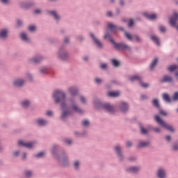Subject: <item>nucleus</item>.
<instances>
[{
  "instance_id": "7",
  "label": "nucleus",
  "mask_w": 178,
  "mask_h": 178,
  "mask_svg": "<svg viewBox=\"0 0 178 178\" xmlns=\"http://www.w3.org/2000/svg\"><path fill=\"white\" fill-rule=\"evenodd\" d=\"M12 86L14 88H23L26 86V79L22 77H17L13 80Z\"/></svg>"
},
{
  "instance_id": "58",
  "label": "nucleus",
  "mask_w": 178,
  "mask_h": 178,
  "mask_svg": "<svg viewBox=\"0 0 178 178\" xmlns=\"http://www.w3.org/2000/svg\"><path fill=\"white\" fill-rule=\"evenodd\" d=\"M133 38H135V40H136V41H137V42H143L141 38L138 35H134L133 36Z\"/></svg>"
},
{
  "instance_id": "39",
  "label": "nucleus",
  "mask_w": 178,
  "mask_h": 178,
  "mask_svg": "<svg viewBox=\"0 0 178 178\" xmlns=\"http://www.w3.org/2000/svg\"><path fill=\"white\" fill-rule=\"evenodd\" d=\"M34 158L36 159H42L45 156V152H40L39 153L35 154Z\"/></svg>"
},
{
  "instance_id": "22",
  "label": "nucleus",
  "mask_w": 178,
  "mask_h": 178,
  "mask_svg": "<svg viewBox=\"0 0 178 178\" xmlns=\"http://www.w3.org/2000/svg\"><path fill=\"white\" fill-rule=\"evenodd\" d=\"M8 34H9V30H8L7 29H1L0 40H2L3 41L8 40Z\"/></svg>"
},
{
  "instance_id": "42",
  "label": "nucleus",
  "mask_w": 178,
  "mask_h": 178,
  "mask_svg": "<svg viewBox=\"0 0 178 178\" xmlns=\"http://www.w3.org/2000/svg\"><path fill=\"white\" fill-rule=\"evenodd\" d=\"M111 63L114 67H119V66H120V62L115 58L111 60Z\"/></svg>"
},
{
  "instance_id": "13",
  "label": "nucleus",
  "mask_w": 178,
  "mask_h": 178,
  "mask_svg": "<svg viewBox=\"0 0 178 178\" xmlns=\"http://www.w3.org/2000/svg\"><path fill=\"white\" fill-rule=\"evenodd\" d=\"M159 83H161V84H165L166 83L167 84H175V79L170 75L165 74L159 79Z\"/></svg>"
},
{
  "instance_id": "29",
  "label": "nucleus",
  "mask_w": 178,
  "mask_h": 178,
  "mask_svg": "<svg viewBox=\"0 0 178 178\" xmlns=\"http://www.w3.org/2000/svg\"><path fill=\"white\" fill-rule=\"evenodd\" d=\"M68 91L72 97H76V95H78L79 94V90H77V88L74 87L70 88L68 89Z\"/></svg>"
},
{
  "instance_id": "3",
  "label": "nucleus",
  "mask_w": 178,
  "mask_h": 178,
  "mask_svg": "<svg viewBox=\"0 0 178 178\" xmlns=\"http://www.w3.org/2000/svg\"><path fill=\"white\" fill-rule=\"evenodd\" d=\"M56 56L58 60H61L62 62H66V60H69V52L66 51V48L65 47V44L61 45L57 52Z\"/></svg>"
},
{
  "instance_id": "11",
  "label": "nucleus",
  "mask_w": 178,
  "mask_h": 178,
  "mask_svg": "<svg viewBox=\"0 0 178 178\" xmlns=\"http://www.w3.org/2000/svg\"><path fill=\"white\" fill-rule=\"evenodd\" d=\"M127 173H131V175H138L141 172V166L140 165H131L125 168Z\"/></svg>"
},
{
  "instance_id": "2",
  "label": "nucleus",
  "mask_w": 178,
  "mask_h": 178,
  "mask_svg": "<svg viewBox=\"0 0 178 178\" xmlns=\"http://www.w3.org/2000/svg\"><path fill=\"white\" fill-rule=\"evenodd\" d=\"M112 37V34L109 32H106L104 36V40H106L109 38V41L112 45H113L115 49L119 51H131V47L126 43H118L115 41V40L111 38Z\"/></svg>"
},
{
  "instance_id": "28",
  "label": "nucleus",
  "mask_w": 178,
  "mask_h": 178,
  "mask_svg": "<svg viewBox=\"0 0 178 178\" xmlns=\"http://www.w3.org/2000/svg\"><path fill=\"white\" fill-rule=\"evenodd\" d=\"M139 129H140V134H142V136H147L148 133H149V131L144 127V125L143 124H139Z\"/></svg>"
},
{
  "instance_id": "33",
  "label": "nucleus",
  "mask_w": 178,
  "mask_h": 178,
  "mask_svg": "<svg viewBox=\"0 0 178 178\" xmlns=\"http://www.w3.org/2000/svg\"><path fill=\"white\" fill-rule=\"evenodd\" d=\"M168 72H170V73H173V72H176V70H178V65H170L167 68Z\"/></svg>"
},
{
  "instance_id": "45",
  "label": "nucleus",
  "mask_w": 178,
  "mask_h": 178,
  "mask_svg": "<svg viewBox=\"0 0 178 178\" xmlns=\"http://www.w3.org/2000/svg\"><path fill=\"white\" fill-rule=\"evenodd\" d=\"M81 126L83 127H86V128L89 127H90V120H82Z\"/></svg>"
},
{
  "instance_id": "53",
  "label": "nucleus",
  "mask_w": 178,
  "mask_h": 178,
  "mask_svg": "<svg viewBox=\"0 0 178 178\" xmlns=\"http://www.w3.org/2000/svg\"><path fill=\"white\" fill-rule=\"evenodd\" d=\"M124 35L129 41H133V36L127 32H124Z\"/></svg>"
},
{
  "instance_id": "61",
  "label": "nucleus",
  "mask_w": 178,
  "mask_h": 178,
  "mask_svg": "<svg viewBox=\"0 0 178 178\" xmlns=\"http://www.w3.org/2000/svg\"><path fill=\"white\" fill-rule=\"evenodd\" d=\"M20 155V151L19 150H16L13 152V156L14 158H17Z\"/></svg>"
},
{
  "instance_id": "54",
  "label": "nucleus",
  "mask_w": 178,
  "mask_h": 178,
  "mask_svg": "<svg viewBox=\"0 0 178 178\" xmlns=\"http://www.w3.org/2000/svg\"><path fill=\"white\" fill-rule=\"evenodd\" d=\"M128 161L129 162H136V161H137V156H130L128 157Z\"/></svg>"
},
{
  "instance_id": "25",
  "label": "nucleus",
  "mask_w": 178,
  "mask_h": 178,
  "mask_svg": "<svg viewBox=\"0 0 178 178\" xmlns=\"http://www.w3.org/2000/svg\"><path fill=\"white\" fill-rule=\"evenodd\" d=\"M158 62H159V58L157 57H155L151 62L149 65V70L150 72H152L155 70L156 67V65H158Z\"/></svg>"
},
{
  "instance_id": "51",
  "label": "nucleus",
  "mask_w": 178,
  "mask_h": 178,
  "mask_svg": "<svg viewBox=\"0 0 178 178\" xmlns=\"http://www.w3.org/2000/svg\"><path fill=\"white\" fill-rule=\"evenodd\" d=\"M27 30L29 31H31V33H34V31H35V30H37V27H35V26H34V25H31V26H28Z\"/></svg>"
},
{
  "instance_id": "12",
  "label": "nucleus",
  "mask_w": 178,
  "mask_h": 178,
  "mask_svg": "<svg viewBox=\"0 0 178 178\" xmlns=\"http://www.w3.org/2000/svg\"><path fill=\"white\" fill-rule=\"evenodd\" d=\"M44 57L41 54H36L33 58L29 59V62L31 65H40L42 60H44Z\"/></svg>"
},
{
  "instance_id": "9",
  "label": "nucleus",
  "mask_w": 178,
  "mask_h": 178,
  "mask_svg": "<svg viewBox=\"0 0 178 178\" xmlns=\"http://www.w3.org/2000/svg\"><path fill=\"white\" fill-rule=\"evenodd\" d=\"M118 110L122 115H127V113L130 111V105L127 102H120L118 104Z\"/></svg>"
},
{
  "instance_id": "55",
  "label": "nucleus",
  "mask_w": 178,
  "mask_h": 178,
  "mask_svg": "<svg viewBox=\"0 0 178 178\" xmlns=\"http://www.w3.org/2000/svg\"><path fill=\"white\" fill-rule=\"evenodd\" d=\"M140 87H142L143 88H149V84L148 83H145L144 82H143V81L139 83Z\"/></svg>"
},
{
  "instance_id": "30",
  "label": "nucleus",
  "mask_w": 178,
  "mask_h": 178,
  "mask_svg": "<svg viewBox=\"0 0 178 178\" xmlns=\"http://www.w3.org/2000/svg\"><path fill=\"white\" fill-rule=\"evenodd\" d=\"M152 106L156 108V109H159L161 108V104L159 103V99H153L152 100Z\"/></svg>"
},
{
  "instance_id": "59",
  "label": "nucleus",
  "mask_w": 178,
  "mask_h": 178,
  "mask_svg": "<svg viewBox=\"0 0 178 178\" xmlns=\"http://www.w3.org/2000/svg\"><path fill=\"white\" fill-rule=\"evenodd\" d=\"M0 3L8 6L10 4V0H0Z\"/></svg>"
},
{
  "instance_id": "31",
  "label": "nucleus",
  "mask_w": 178,
  "mask_h": 178,
  "mask_svg": "<svg viewBox=\"0 0 178 178\" xmlns=\"http://www.w3.org/2000/svg\"><path fill=\"white\" fill-rule=\"evenodd\" d=\"M129 80L133 83L134 81H139L140 83L143 80L140 76L139 75H134L129 78Z\"/></svg>"
},
{
  "instance_id": "56",
  "label": "nucleus",
  "mask_w": 178,
  "mask_h": 178,
  "mask_svg": "<svg viewBox=\"0 0 178 178\" xmlns=\"http://www.w3.org/2000/svg\"><path fill=\"white\" fill-rule=\"evenodd\" d=\"M125 145H126L127 148H131V147H133V142L131 140H127L125 143Z\"/></svg>"
},
{
  "instance_id": "17",
  "label": "nucleus",
  "mask_w": 178,
  "mask_h": 178,
  "mask_svg": "<svg viewBox=\"0 0 178 178\" xmlns=\"http://www.w3.org/2000/svg\"><path fill=\"white\" fill-rule=\"evenodd\" d=\"M102 109H104V111H106V112H108V113H115V107H113V106H112L109 103L104 104Z\"/></svg>"
},
{
  "instance_id": "50",
  "label": "nucleus",
  "mask_w": 178,
  "mask_h": 178,
  "mask_svg": "<svg viewBox=\"0 0 178 178\" xmlns=\"http://www.w3.org/2000/svg\"><path fill=\"white\" fill-rule=\"evenodd\" d=\"M76 38L79 42H83L86 40V38H84V35H79Z\"/></svg>"
},
{
  "instance_id": "37",
  "label": "nucleus",
  "mask_w": 178,
  "mask_h": 178,
  "mask_svg": "<svg viewBox=\"0 0 178 178\" xmlns=\"http://www.w3.org/2000/svg\"><path fill=\"white\" fill-rule=\"evenodd\" d=\"M107 29L109 31L111 32L116 31V30H118V26L113 24H108L107 26Z\"/></svg>"
},
{
  "instance_id": "8",
  "label": "nucleus",
  "mask_w": 178,
  "mask_h": 178,
  "mask_svg": "<svg viewBox=\"0 0 178 178\" xmlns=\"http://www.w3.org/2000/svg\"><path fill=\"white\" fill-rule=\"evenodd\" d=\"M18 6L24 10H29V9L35 6V3L34 1H19Z\"/></svg>"
},
{
  "instance_id": "26",
  "label": "nucleus",
  "mask_w": 178,
  "mask_h": 178,
  "mask_svg": "<svg viewBox=\"0 0 178 178\" xmlns=\"http://www.w3.org/2000/svg\"><path fill=\"white\" fill-rule=\"evenodd\" d=\"M143 16L145 17V19H147V20H155L158 17L156 13L149 15L147 12L143 13Z\"/></svg>"
},
{
  "instance_id": "38",
  "label": "nucleus",
  "mask_w": 178,
  "mask_h": 178,
  "mask_svg": "<svg viewBox=\"0 0 178 178\" xmlns=\"http://www.w3.org/2000/svg\"><path fill=\"white\" fill-rule=\"evenodd\" d=\"M25 77L30 81V83H33L34 81V76H33V74L30 72L26 73L25 74Z\"/></svg>"
},
{
  "instance_id": "43",
  "label": "nucleus",
  "mask_w": 178,
  "mask_h": 178,
  "mask_svg": "<svg viewBox=\"0 0 178 178\" xmlns=\"http://www.w3.org/2000/svg\"><path fill=\"white\" fill-rule=\"evenodd\" d=\"M39 73H40V74H48V72H47V67H40L39 68Z\"/></svg>"
},
{
  "instance_id": "64",
  "label": "nucleus",
  "mask_w": 178,
  "mask_h": 178,
  "mask_svg": "<svg viewBox=\"0 0 178 178\" xmlns=\"http://www.w3.org/2000/svg\"><path fill=\"white\" fill-rule=\"evenodd\" d=\"M159 31L161 33H166V27L164 26H159Z\"/></svg>"
},
{
  "instance_id": "62",
  "label": "nucleus",
  "mask_w": 178,
  "mask_h": 178,
  "mask_svg": "<svg viewBox=\"0 0 178 178\" xmlns=\"http://www.w3.org/2000/svg\"><path fill=\"white\" fill-rule=\"evenodd\" d=\"M80 101L82 104H83V105H86V104H87V100L86 99V97H84V96H80Z\"/></svg>"
},
{
  "instance_id": "41",
  "label": "nucleus",
  "mask_w": 178,
  "mask_h": 178,
  "mask_svg": "<svg viewBox=\"0 0 178 178\" xmlns=\"http://www.w3.org/2000/svg\"><path fill=\"white\" fill-rule=\"evenodd\" d=\"M24 176L26 178L33 177V171H31V170H25L24 172Z\"/></svg>"
},
{
  "instance_id": "27",
  "label": "nucleus",
  "mask_w": 178,
  "mask_h": 178,
  "mask_svg": "<svg viewBox=\"0 0 178 178\" xmlns=\"http://www.w3.org/2000/svg\"><path fill=\"white\" fill-rule=\"evenodd\" d=\"M93 104L99 109L102 108V106H104V104H102V102L99 98H95Z\"/></svg>"
},
{
  "instance_id": "20",
  "label": "nucleus",
  "mask_w": 178,
  "mask_h": 178,
  "mask_svg": "<svg viewBox=\"0 0 178 178\" xmlns=\"http://www.w3.org/2000/svg\"><path fill=\"white\" fill-rule=\"evenodd\" d=\"M18 145L24 147V148H28V149H31L34 147V142L26 143L23 140L18 141Z\"/></svg>"
},
{
  "instance_id": "57",
  "label": "nucleus",
  "mask_w": 178,
  "mask_h": 178,
  "mask_svg": "<svg viewBox=\"0 0 178 178\" xmlns=\"http://www.w3.org/2000/svg\"><path fill=\"white\" fill-rule=\"evenodd\" d=\"M172 100L176 102L178 101V92H175L173 95H172Z\"/></svg>"
},
{
  "instance_id": "14",
  "label": "nucleus",
  "mask_w": 178,
  "mask_h": 178,
  "mask_svg": "<svg viewBox=\"0 0 178 178\" xmlns=\"http://www.w3.org/2000/svg\"><path fill=\"white\" fill-rule=\"evenodd\" d=\"M156 177L157 178H168V172L163 167H159L156 171Z\"/></svg>"
},
{
  "instance_id": "5",
  "label": "nucleus",
  "mask_w": 178,
  "mask_h": 178,
  "mask_svg": "<svg viewBox=\"0 0 178 178\" xmlns=\"http://www.w3.org/2000/svg\"><path fill=\"white\" fill-rule=\"evenodd\" d=\"M154 120L158 123L161 127H163L164 129H166V130H168V131H170L171 133H175V128L172 125H168L166 124V122L161 119V117L159 115H155L154 116Z\"/></svg>"
},
{
  "instance_id": "15",
  "label": "nucleus",
  "mask_w": 178,
  "mask_h": 178,
  "mask_svg": "<svg viewBox=\"0 0 178 178\" xmlns=\"http://www.w3.org/2000/svg\"><path fill=\"white\" fill-rule=\"evenodd\" d=\"M63 157L59 156L60 159H56L61 166H63L64 168H67V166H69V159L67 158V156H66V154L65 152H63Z\"/></svg>"
},
{
  "instance_id": "32",
  "label": "nucleus",
  "mask_w": 178,
  "mask_h": 178,
  "mask_svg": "<svg viewBox=\"0 0 178 178\" xmlns=\"http://www.w3.org/2000/svg\"><path fill=\"white\" fill-rule=\"evenodd\" d=\"M81 165V161H80L79 160L74 161V162L72 163V165L75 170H79Z\"/></svg>"
},
{
  "instance_id": "6",
  "label": "nucleus",
  "mask_w": 178,
  "mask_h": 178,
  "mask_svg": "<svg viewBox=\"0 0 178 178\" xmlns=\"http://www.w3.org/2000/svg\"><path fill=\"white\" fill-rule=\"evenodd\" d=\"M69 102L71 104L70 108L72 111H73V112H76L80 115H83V113H84V111L81 109V108L79 107V106L76 104V99H74V97H70L69 99Z\"/></svg>"
},
{
  "instance_id": "48",
  "label": "nucleus",
  "mask_w": 178,
  "mask_h": 178,
  "mask_svg": "<svg viewBox=\"0 0 178 178\" xmlns=\"http://www.w3.org/2000/svg\"><path fill=\"white\" fill-rule=\"evenodd\" d=\"M171 149L173 152H178V143H174L171 147Z\"/></svg>"
},
{
  "instance_id": "24",
  "label": "nucleus",
  "mask_w": 178,
  "mask_h": 178,
  "mask_svg": "<svg viewBox=\"0 0 178 178\" xmlns=\"http://www.w3.org/2000/svg\"><path fill=\"white\" fill-rule=\"evenodd\" d=\"M35 123L37 124V126L44 127V126H47V124H48V120L44 118H39L35 120Z\"/></svg>"
},
{
  "instance_id": "44",
  "label": "nucleus",
  "mask_w": 178,
  "mask_h": 178,
  "mask_svg": "<svg viewBox=\"0 0 178 178\" xmlns=\"http://www.w3.org/2000/svg\"><path fill=\"white\" fill-rule=\"evenodd\" d=\"M63 42L65 45L70 44V36H65L63 39Z\"/></svg>"
},
{
  "instance_id": "16",
  "label": "nucleus",
  "mask_w": 178,
  "mask_h": 178,
  "mask_svg": "<svg viewBox=\"0 0 178 178\" xmlns=\"http://www.w3.org/2000/svg\"><path fill=\"white\" fill-rule=\"evenodd\" d=\"M90 37L92 38L95 45H96L99 49H102L104 48V44L95 37V35H94L93 33H90Z\"/></svg>"
},
{
  "instance_id": "21",
  "label": "nucleus",
  "mask_w": 178,
  "mask_h": 178,
  "mask_svg": "<svg viewBox=\"0 0 178 178\" xmlns=\"http://www.w3.org/2000/svg\"><path fill=\"white\" fill-rule=\"evenodd\" d=\"M150 145L151 143L148 140H139L136 147L138 149H141V148H147Z\"/></svg>"
},
{
  "instance_id": "47",
  "label": "nucleus",
  "mask_w": 178,
  "mask_h": 178,
  "mask_svg": "<svg viewBox=\"0 0 178 178\" xmlns=\"http://www.w3.org/2000/svg\"><path fill=\"white\" fill-rule=\"evenodd\" d=\"M107 96L115 98L116 97H119V92H109L108 93H107Z\"/></svg>"
},
{
  "instance_id": "1",
  "label": "nucleus",
  "mask_w": 178,
  "mask_h": 178,
  "mask_svg": "<svg viewBox=\"0 0 178 178\" xmlns=\"http://www.w3.org/2000/svg\"><path fill=\"white\" fill-rule=\"evenodd\" d=\"M66 92L63 90H55L52 94V98L55 105H59L61 109V115L60 116V120L61 122H66L67 119H69V116L72 114V111L67 108V104H66Z\"/></svg>"
},
{
  "instance_id": "60",
  "label": "nucleus",
  "mask_w": 178,
  "mask_h": 178,
  "mask_svg": "<svg viewBox=\"0 0 178 178\" xmlns=\"http://www.w3.org/2000/svg\"><path fill=\"white\" fill-rule=\"evenodd\" d=\"M145 99H149V97L145 94L140 95V100L145 101Z\"/></svg>"
},
{
  "instance_id": "63",
  "label": "nucleus",
  "mask_w": 178,
  "mask_h": 178,
  "mask_svg": "<svg viewBox=\"0 0 178 178\" xmlns=\"http://www.w3.org/2000/svg\"><path fill=\"white\" fill-rule=\"evenodd\" d=\"M106 17H113V13L112 11H107L106 13Z\"/></svg>"
},
{
  "instance_id": "40",
  "label": "nucleus",
  "mask_w": 178,
  "mask_h": 178,
  "mask_svg": "<svg viewBox=\"0 0 178 178\" xmlns=\"http://www.w3.org/2000/svg\"><path fill=\"white\" fill-rule=\"evenodd\" d=\"M150 40L154 41V42H155L156 45H158V47L161 45V42L159 41V38H158V37L152 35L150 37Z\"/></svg>"
},
{
  "instance_id": "10",
  "label": "nucleus",
  "mask_w": 178,
  "mask_h": 178,
  "mask_svg": "<svg viewBox=\"0 0 178 178\" xmlns=\"http://www.w3.org/2000/svg\"><path fill=\"white\" fill-rule=\"evenodd\" d=\"M47 15H49V16H51V17L54 18V19L56 22V24H59L60 23V20H62V17L58 13V11L56 10H47L46 11Z\"/></svg>"
},
{
  "instance_id": "34",
  "label": "nucleus",
  "mask_w": 178,
  "mask_h": 178,
  "mask_svg": "<svg viewBox=\"0 0 178 178\" xmlns=\"http://www.w3.org/2000/svg\"><path fill=\"white\" fill-rule=\"evenodd\" d=\"M30 101L29 100H24L21 102V106L24 108V109H27L28 108H30Z\"/></svg>"
},
{
  "instance_id": "4",
  "label": "nucleus",
  "mask_w": 178,
  "mask_h": 178,
  "mask_svg": "<svg viewBox=\"0 0 178 178\" xmlns=\"http://www.w3.org/2000/svg\"><path fill=\"white\" fill-rule=\"evenodd\" d=\"M113 149L119 162H124L126 160V156H124V152H123L122 145L120 144H116L113 146Z\"/></svg>"
},
{
  "instance_id": "52",
  "label": "nucleus",
  "mask_w": 178,
  "mask_h": 178,
  "mask_svg": "<svg viewBox=\"0 0 178 178\" xmlns=\"http://www.w3.org/2000/svg\"><path fill=\"white\" fill-rule=\"evenodd\" d=\"M94 81H95V84H97V86H101L102 84V79H101V78L97 77L95 79Z\"/></svg>"
},
{
  "instance_id": "23",
  "label": "nucleus",
  "mask_w": 178,
  "mask_h": 178,
  "mask_svg": "<svg viewBox=\"0 0 178 178\" xmlns=\"http://www.w3.org/2000/svg\"><path fill=\"white\" fill-rule=\"evenodd\" d=\"M178 21V13H174L173 17L170 19V24L172 27H176V24H177Z\"/></svg>"
},
{
  "instance_id": "46",
  "label": "nucleus",
  "mask_w": 178,
  "mask_h": 178,
  "mask_svg": "<svg viewBox=\"0 0 178 178\" xmlns=\"http://www.w3.org/2000/svg\"><path fill=\"white\" fill-rule=\"evenodd\" d=\"M135 22H134V19L133 18H130L128 20V27L129 29H133V27L134 26Z\"/></svg>"
},
{
  "instance_id": "35",
  "label": "nucleus",
  "mask_w": 178,
  "mask_h": 178,
  "mask_svg": "<svg viewBox=\"0 0 178 178\" xmlns=\"http://www.w3.org/2000/svg\"><path fill=\"white\" fill-rule=\"evenodd\" d=\"M63 143L65 145H68V147H70L73 144V140L70 138H63Z\"/></svg>"
},
{
  "instance_id": "49",
  "label": "nucleus",
  "mask_w": 178,
  "mask_h": 178,
  "mask_svg": "<svg viewBox=\"0 0 178 178\" xmlns=\"http://www.w3.org/2000/svg\"><path fill=\"white\" fill-rule=\"evenodd\" d=\"M159 111V114L160 116H168V113L165 112L163 110H162V108L160 107L159 109H157Z\"/></svg>"
},
{
  "instance_id": "36",
  "label": "nucleus",
  "mask_w": 178,
  "mask_h": 178,
  "mask_svg": "<svg viewBox=\"0 0 178 178\" xmlns=\"http://www.w3.org/2000/svg\"><path fill=\"white\" fill-rule=\"evenodd\" d=\"M163 99L168 104H170L172 102V99L170 98V96L168 95V93L163 94Z\"/></svg>"
},
{
  "instance_id": "18",
  "label": "nucleus",
  "mask_w": 178,
  "mask_h": 178,
  "mask_svg": "<svg viewBox=\"0 0 178 178\" xmlns=\"http://www.w3.org/2000/svg\"><path fill=\"white\" fill-rule=\"evenodd\" d=\"M59 146L58 145H54L51 146L50 151L51 152V154L53 155L54 158L55 159H60L59 156H60V154H58V148Z\"/></svg>"
},
{
  "instance_id": "19",
  "label": "nucleus",
  "mask_w": 178,
  "mask_h": 178,
  "mask_svg": "<svg viewBox=\"0 0 178 178\" xmlns=\"http://www.w3.org/2000/svg\"><path fill=\"white\" fill-rule=\"evenodd\" d=\"M19 38L21 40H22L23 42H25L26 44H31V39H30L29 35H27L25 32H22L20 33Z\"/></svg>"
}]
</instances>
